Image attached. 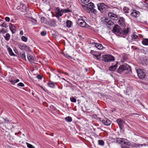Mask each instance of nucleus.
Wrapping results in <instances>:
<instances>
[{
	"mask_svg": "<svg viewBox=\"0 0 148 148\" xmlns=\"http://www.w3.org/2000/svg\"><path fill=\"white\" fill-rule=\"evenodd\" d=\"M4 121V123H8L10 121L6 119H3Z\"/></svg>",
	"mask_w": 148,
	"mask_h": 148,
	"instance_id": "49",
	"label": "nucleus"
},
{
	"mask_svg": "<svg viewBox=\"0 0 148 148\" xmlns=\"http://www.w3.org/2000/svg\"><path fill=\"white\" fill-rule=\"evenodd\" d=\"M97 5L98 9L101 12H103L107 8V6L103 3H99Z\"/></svg>",
	"mask_w": 148,
	"mask_h": 148,
	"instance_id": "9",
	"label": "nucleus"
},
{
	"mask_svg": "<svg viewBox=\"0 0 148 148\" xmlns=\"http://www.w3.org/2000/svg\"><path fill=\"white\" fill-rule=\"evenodd\" d=\"M5 21L7 22H9L10 21V18L8 17H6L5 18Z\"/></svg>",
	"mask_w": 148,
	"mask_h": 148,
	"instance_id": "48",
	"label": "nucleus"
},
{
	"mask_svg": "<svg viewBox=\"0 0 148 148\" xmlns=\"http://www.w3.org/2000/svg\"><path fill=\"white\" fill-rule=\"evenodd\" d=\"M121 29L120 28V26L117 25H115L114 26L113 29L112 30V32L116 35H119V33Z\"/></svg>",
	"mask_w": 148,
	"mask_h": 148,
	"instance_id": "7",
	"label": "nucleus"
},
{
	"mask_svg": "<svg viewBox=\"0 0 148 148\" xmlns=\"http://www.w3.org/2000/svg\"><path fill=\"white\" fill-rule=\"evenodd\" d=\"M27 58L28 60L30 62H33L34 61V58L29 53L27 55Z\"/></svg>",
	"mask_w": 148,
	"mask_h": 148,
	"instance_id": "20",
	"label": "nucleus"
},
{
	"mask_svg": "<svg viewBox=\"0 0 148 148\" xmlns=\"http://www.w3.org/2000/svg\"><path fill=\"white\" fill-rule=\"evenodd\" d=\"M20 56L22 59L24 60H26L25 54L24 52H23L20 53Z\"/></svg>",
	"mask_w": 148,
	"mask_h": 148,
	"instance_id": "27",
	"label": "nucleus"
},
{
	"mask_svg": "<svg viewBox=\"0 0 148 148\" xmlns=\"http://www.w3.org/2000/svg\"><path fill=\"white\" fill-rule=\"evenodd\" d=\"M130 28L129 27H127L126 29H124L122 30L121 29L120 33H119L118 35L121 36V37H124V36L127 35L129 32Z\"/></svg>",
	"mask_w": 148,
	"mask_h": 148,
	"instance_id": "8",
	"label": "nucleus"
},
{
	"mask_svg": "<svg viewBox=\"0 0 148 148\" xmlns=\"http://www.w3.org/2000/svg\"><path fill=\"white\" fill-rule=\"evenodd\" d=\"M56 84V83H54L52 82H49L47 83V84L51 88H53L55 87V84Z\"/></svg>",
	"mask_w": 148,
	"mask_h": 148,
	"instance_id": "23",
	"label": "nucleus"
},
{
	"mask_svg": "<svg viewBox=\"0 0 148 148\" xmlns=\"http://www.w3.org/2000/svg\"><path fill=\"white\" fill-rule=\"evenodd\" d=\"M140 14L139 12L136 10H133L131 13V16L134 17H138Z\"/></svg>",
	"mask_w": 148,
	"mask_h": 148,
	"instance_id": "15",
	"label": "nucleus"
},
{
	"mask_svg": "<svg viewBox=\"0 0 148 148\" xmlns=\"http://www.w3.org/2000/svg\"><path fill=\"white\" fill-rule=\"evenodd\" d=\"M129 8L127 7H124L123 8V10L124 11V12L126 14H127L129 12Z\"/></svg>",
	"mask_w": 148,
	"mask_h": 148,
	"instance_id": "37",
	"label": "nucleus"
},
{
	"mask_svg": "<svg viewBox=\"0 0 148 148\" xmlns=\"http://www.w3.org/2000/svg\"><path fill=\"white\" fill-rule=\"evenodd\" d=\"M70 99L71 102L75 103L76 102V99L73 97H71Z\"/></svg>",
	"mask_w": 148,
	"mask_h": 148,
	"instance_id": "41",
	"label": "nucleus"
},
{
	"mask_svg": "<svg viewBox=\"0 0 148 148\" xmlns=\"http://www.w3.org/2000/svg\"><path fill=\"white\" fill-rule=\"evenodd\" d=\"M26 144L27 145V147L29 148H35V147L34 146L30 144L26 143Z\"/></svg>",
	"mask_w": 148,
	"mask_h": 148,
	"instance_id": "39",
	"label": "nucleus"
},
{
	"mask_svg": "<svg viewBox=\"0 0 148 148\" xmlns=\"http://www.w3.org/2000/svg\"><path fill=\"white\" fill-rule=\"evenodd\" d=\"M143 4L145 7L148 8V3L144 2L143 3Z\"/></svg>",
	"mask_w": 148,
	"mask_h": 148,
	"instance_id": "46",
	"label": "nucleus"
},
{
	"mask_svg": "<svg viewBox=\"0 0 148 148\" xmlns=\"http://www.w3.org/2000/svg\"><path fill=\"white\" fill-rule=\"evenodd\" d=\"M22 8L23 9L25 10V11L26 10V6L23 4H21L20 5H18L16 8L17 10H19Z\"/></svg>",
	"mask_w": 148,
	"mask_h": 148,
	"instance_id": "21",
	"label": "nucleus"
},
{
	"mask_svg": "<svg viewBox=\"0 0 148 148\" xmlns=\"http://www.w3.org/2000/svg\"><path fill=\"white\" fill-rule=\"evenodd\" d=\"M65 120L68 122H71L72 121V118L70 116H68L65 117Z\"/></svg>",
	"mask_w": 148,
	"mask_h": 148,
	"instance_id": "36",
	"label": "nucleus"
},
{
	"mask_svg": "<svg viewBox=\"0 0 148 148\" xmlns=\"http://www.w3.org/2000/svg\"><path fill=\"white\" fill-rule=\"evenodd\" d=\"M23 34V30H21L19 34L21 35H22Z\"/></svg>",
	"mask_w": 148,
	"mask_h": 148,
	"instance_id": "51",
	"label": "nucleus"
},
{
	"mask_svg": "<svg viewBox=\"0 0 148 148\" xmlns=\"http://www.w3.org/2000/svg\"><path fill=\"white\" fill-rule=\"evenodd\" d=\"M91 11L92 13H93L95 14H96L97 12V10L94 8L91 10Z\"/></svg>",
	"mask_w": 148,
	"mask_h": 148,
	"instance_id": "42",
	"label": "nucleus"
},
{
	"mask_svg": "<svg viewBox=\"0 0 148 148\" xmlns=\"http://www.w3.org/2000/svg\"><path fill=\"white\" fill-rule=\"evenodd\" d=\"M40 87L44 91H45V89L41 86H40Z\"/></svg>",
	"mask_w": 148,
	"mask_h": 148,
	"instance_id": "53",
	"label": "nucleus"
},
{
	"mask_svg": "<svg viewBox=\"0 0 148 148\" xmlns=\"http://www.w3.org/2000/svg\"><path fill=\"white\" fill-rule=\"evenodd\" d=\"M40 21L42 23H47V19L44 17H42L40 18Z\"/></svg>",
	"mask_w": 148,
	"mask_h": 148,
	"instance_id": "31",
	"label": "nucleus"
},
{
	"mask_svg": "<svg viewBox=\"0 0 148 148\" xmlns=\"http://www.w3.org/2000/svg\"><path fill=\"white\" fill-rule=\"evenodd\" d=\"M7 32L6 30L4 29V28L2 29L1 30H0V32L1 33L4 34Z\"/></svg>",
	"mask_w": 148,
	"mask_h": 148,
	"instance_id": "43",
	"label": "nucleus"
},
{
	"mask_svg": "<svg viewBox=\"0 0 148 148\" xmlns=\"http://www.w3.org/2000/svg\"><path fill=\"white\" fill-rule=\"evenodd\" d=\"M9 28L12 34H13L15 32L16 30L14 26L12 24H11L10 25Z\"/></svg>",
	"mask_w": 148,
	"mask_h": 148,
	"instance_id": "19",
	"label": "nucleus"
},
{
	"mask_svg": "<svg viewBox=\"0 0 148 148\" xmlns=\"http://www.w3.org/2000/svg\"><path fill=\"white\" fill-rule=\"evenodd\" d=\"M1 26L5 28H6L8 27V25L5 23H3L1 25Z\"/></svg>",
	"mask_w": 148,
	"mask_h": 148,
	"instance_id": "44",
	"label": "nucleus"
},
{
	"mask_svg": "<svg viewBox=\"0 0 148 148\" xmlns=\"http://www.w3.org/2000/svg\"><path fill=\"white\" fill-rule=\"evenodd\" d=\"M118 23L122 26L124 27L125 26V21L123 18H121L119 19Z\"/></svg>",
	"mask_w": 148,
	"mask_h": 148,
	"instance_id": "18",
	"label": "nucleus"
},
{
	"mask_svg": "<svg viewBox=\"0 0 148 148\" xmlns=\"http://www.w3.org/2000/svg\"><path fill=\"white\" fill-rule=\"evenodd\" d=\"M8 51L9 54L11 56H14L15 55L13 52L12 49L10 47L8 49Z\"/></svg>",
	"mask_w": 148,
	"mask_h": 148,
	"instance_id": "29",
	"label": "nucleus"
},
{
	"mask_svg": "<svg viewBox=\"0 0 148 148\" xmlns=\"http://www.w3.org/2000/svg\"><path fill=\"white\" fill-rule=\"evenodd\" d=\"M95 52L94 51L92 50H91L90 51V53L91 54H92V55L93 54H94L93 53H95Z\"/></svg>",
	"mask_w": 148,
	"mask_h": 148,
	"instance_id": "52",
	"label": "nucleus"
},
{
	"mask_svg": "<svg viewBox=\"0 0 148 148\" xmlns=\"http://www.w3.org/2000/svg\"><path fill=\"white\" fill-rule=\"evenodd\" d=\"M131 36L132 40H135L138 38V36L134 34H133Z\"/></svg>",
	"mask_w": 148,
	"mask_h": 148,
	"instance_id": "30",
	"label": "nucleus"
},
{
	"mask_svg": "<svg viewBox=\"0 0 148 148\" xmlns=\"http://www.w3.org/2000/svg\"><path fill=\"white\" fill-rule=\"evenodd\" d=\"M34 21H35V22H36V20H34Z\"/></svg>",
	"mask_w": 148,
	"mask_h": 148,
	"instance_id": "56",
	"label": "nucleus"
},
{
	"mask_svg": "<svg viewBox=\"0 0 148 148\" xmlns=\"http://www.w3.org/2000/svg\"><path fill=\"white\" fill-rule=\"evenodd\" d=\"M122 148H124V147H122Z\"/></svg>",
	"mask_w": 148,
	"mask_h": 148,
	"instance_id": "57",
	"label": "nucleus"
},
{
	"mask_svg": "<svg viewBox=\"0 0 148 148\" xmlns=\"http://www.w3.org/2000/svg\"><path fill=\"white\" fill-rule=\"evenodd\" d=\"M102 123L105 125H109L111 123V121L107 118H104L103 119Z\"/></svg>",
	"mask_w": 148,
	"mask_h": 148,
	"instance_id": "16",
	"label": "nucleus"
},
{
	"mask_svg": "<svg viewBox=\"0 0 148 148\" xmlns=\"http://www.w3.org/2000/svg\"><path fill=\"white\" fill-rule=\"evenodd\" d=\"M17 86H21V87H22L24 86V84L22 82H20V83H18L17 84Z\"/></svg>",
	"mask_w": 148,
	"mask_h": 148,
	"instance_id": "45",
	"label": "nucleus"
},
{
	"mask_svg": "<svg viewBox=\"0 0 148 148\" xmlns=\"http://www.w3.org/2000/svg\"><path fill=\"white\" fill-rule=\"evenodd\" d=\"M81 1L83 3L86 4L88 3L89 0H81Z\"/></svg>",
	"mask_w": 148,
	"mask_h": 148,
	"instance_id": "40",
	"label": "nucleus"
},
{
	"mask_svg": "<svg viewBox=\"0 0 148 148\" xmlns=\"http://www.w3.org/2000/svg\"><path fill=\"white\" fill-rule=\"evenodd\" d=\"M114 60V57L109 54L104 55L102 56V60L106 62H109Z\"/></svg>",
	"mask_w": 148,
	"mask_h": 148,
	"instance_id": "3",
	"label": "nucleus"
},
{
	"mask_svg": "<svg viewBox=\"0 0 148 148\" xmlns=\"http://www.w3.org/2000/svg\"><path fill=\"white\" fill-rule=\"evenodd\" d=\"M66 26L68 27H70L72 25V22L71 21L68 20L66 22Z\"/></svg>",
	"mask_w": 148,
	"mask_h": 148,
	"instance_id": "33",
	"label": "nucleus"
},
{
	"mask_svg": "<svg viewBox=\"0 0 148 148\" xmlns=\"http://www.w3.org/2000/svg\"><path fill=\"white\" fill-rule=\"evenodd\" d=\"M50 26L52 27H54L56 25V21L54 19H52L51 21Z\"/></svg>",
	"mask_w": 148,
	"mask_h": 148,
	"instance_id": "26",
	"label": "nucleus"
},
{
	"mask_svg": "<svg viewBox=\"0 0 148 148\" xmlns=\"http://www.w3.org/2000/svg\"><path fill=\"white\" fill-rule=\"evenodd\" d=\"M9 81L12 84L14 85L15 83L18 82L19 81V80L18 79H16L14 77H12L9 78Z\"/></svg>",
	"mask_w": 148,
	"mask_h": 148,
	"instance_id": "14",
	"label": "nucleus"
},
{
	"mask_svg": "<svg viewBox=\"0 0 148 148\" xmlns=\"http://www.w3.org/2000/svg\"><path fill=\"white\" fill-rule=\"evenodd\" d=\"M10 35L8 33L6 34L5 36H4L5 39L7 41H8L10 38Z\"/></svg>",
	"mask_w": 148,
	"mask_h": 148,
	"instance_id": "34",
	"label": "nucleus"
},
{
	"mask_svg": "<svg viewBox=\"0 0 148 148\" xmlns=\"http://www.w3.org/2000/svg\"><path fill=\"white\" fill-rule=\"evenodd\" d=\"M108 14V17L113 20H117L118 19L117 16L113 12H109Z\"/></svg>",
	"mask_w": 148,
	"mask_h": 148,
	"instance_id": "12",
	"label": "nucleus"
},
{
	"mask_svg": "<svg viewBox=\"0 0 148 148\" xmlns=\"http://www.w3.org/2000/svg\"><path fill=\"white\" fill-rule=\"evenodd\" d=\"M117 67V64L112 66L109 68V70L110 71H114L116 69Z\"/></svg>",
	"mask_w": 148,
	"mask_h": 148,
	"instance_id": "24",
	"label": "nucleus"
},
{
	"mask_svg": "<svg viewBox=\"0 0 148 148\" xmlns=\"http://www.w3.org/2000/svg\"><path fill=\"white\" fill-rule=\"evenodd\" d=\"M82 6L83 7H86V6L84 5H82Z\"/></svg>",
	"mask_w": 148,
	"mask_h": 148,
	"instance_id": "54",
	"label": "nucleus"
},
{
	"mask_svg": "<svg viewBox=\"0 0 148 148\" xmlns=\"http://www.w3.org/2000/svg\"><path fill=\"white\" fill-rule=\"evenodd\" d=\"M63 80H65V81H66V80L65 79H64V78H63Z\"/></svg>",
	"mask_w": 148,
	"mask_h": 148,
	"instance_id": "55",
	"label": "nucleus"
},
{
	"mask_svg": "<svg viewBox=\"0 0 148 148\" xmlns=\"http://www.w3.org/2000/svg\"><path fill=\"white\" fill-rule=\"evenodd\" d=\"M117 142L120 144H124L129 146L130 143L127 139L118 138H116Z\"/></svg>",
	"mask_w": 148,
	"mask_h": 148,
	"instance_id": "5",
	"label": "nucleus"
},
{
	"mask_svg": "<svg viewBox=\"0 0 148 148\" xmlns=\"http://www.w3.org/2000/svg\"><path fill=\"white\" fill-rule=\"evenodd\" d=\"M70 11L68 9H60L58 7H57L55 10V16L57 18L58 20L60 21L61 19H60L59 17L63 15L64 13H66L69 12Z\"/></svg>",
	"mask_w": 148,
	"mask_h": 148,
	"instance_id": "2",
	"label": "nucleus"
},
{
	"mask_svg": "<svg viewBox=\"0 0 148 148\" xmlns=\"http://www.w3.org/2000/svg\"><path fill=\"white\" fill-rule=\"evenodd\" d=\"M95 47L98 49H103V47L100 44L96 43L95 44Z\"/></svg>",
	"mask_w": 148,
	"mask_h": 148,
	"instance_id": "25",
	"label": "nucleus"
},
{
	"mask_svg": "<svg viewBox=\"0 0 148 148\" xmlns=\"http://www.w3.org/2000/svg\"><path fill=\"white\" fill-rule=\"evenodd\" d=\"M105 22L106 23V25L107 27L110 28L112 27L114 24L113 22L111 20L108 19V18H106L105 19Z\"/></svg>",
	"mask_w": 148,
	"mask_h": 148,
	"instance_id": "11",
	"label": "nucleus"
},
{
	"mask_svg": "<svg viewBox=\"0 0 148 148\" xmlns=\"http://www.w3.org/2000/svg\"><path fill=\"white\" fill-rule=\"evenodd\" d=\"M130 68V66L127 64L121 65L117 70V72L118 73H121L124 71L129 69Z\"/></svg>",
	"mask_w": 148,
	"mask_h": 148,
	"instance_id": "4",
	"label": "nucleus"
},
{
	"mask_svg": "<svg viewBox=\"0 0 148 148\" xmlns=\"http://www.w3.org/2000/svg\"><path fill=\"white\" fill-rule=\"evenodd\" d=\"M144 145H145V144H142L138 143H132L131 144L130 143V145L131 146L132 148L139 147L143 146Z\"/></svg>",
	"mask_w": 148,
	"mask_h": 148,
	"instance_id": "17",
	"label": "nucleus"
},
{
	"mask_svg": "<svg viewBox=\"0 0 148 148\" xmlns=\"http://www.w3.org/2000/svg\"><path fill=\"white\" fill-rule=\"evenodd\" d=\"M86 18L85 16H80L79 18H78L77 20V24L81 27H85L88 29L92 30L93 28L87 24L85 22Z\"/></svg>",
	"mask_w": 148,
	"mask_h": 148,
	"instance_id": "1",
	"label": "nucleus"
},
{
	"mask_svg": "<svg viewBox=\"0 0 148 148\" xmlns=\"http://www.w3.org/2000/svg\"><path fill=\"white\" fill-rule=\"evenodd\" d=\"M116 121L119 125V128L121 129H122L123 127V125L125 123L124 120L121 118H119L117 119Z\"/></svg>",
	"mask_w": 148,
	"mask_h": 148,
	"instance_id": "10",
	"label": "nucleus"
},
{
	"mask_svg": "<svg viewBox=\"0 0 148 148\" xmlns=\"http://www.w3.org/2000/svg\"><path fill=\"white\" fill-rule=\"evenodd\" d=\"M19 48L21 49H24L28 52H30L31 51L29 47L26 45L25 44H24L20 45Z\"/></svg>",
	"mask_w": 148,
	"mask_h": 148,
	"instance_id": "13",
	"label": "nucleus"
},
{
	"mask_svg": "<svg viewBox=\"0 0 148 148\" xmlns=\"http://www.w3.org/2000/svg\"><path fill=\"white\" fill-rule=\"evenodd\" d=\"M136 71L139 78L141 79H143L145 78L146 74L143 70L139 69H137Z\"/></svg>",
	"mask_w": 148,
	"mask_h": 148,
	"instance_id": "6",
	"label": "nucleus"
},
{
	"mask_svg": "<svg viewBox=\"0 0 148 148\" xmlns=\"http://www.w3.org/2000/svg\"><path fill=\"white\" fill-rule=\"evenodd\" d=\"M47 34L46 32L45 31H43L41 32V35L42 36H44L45 35Z\"/></svg>",
	"mask_w": 148,
	"mask_h": 148,
	"instance_id": "47",
	"label": "nucleus"
},
{
	"mask_svg": "<svg viewBox=\"0 0 148 148\" xmlns=\"http://www.w3.org/2000/svg\"><path fill=\"white\" fill-rule=\"evenodd\" d=\"M88 6L89 8L91 10L95 7V5L93 3H90L88 4Z\"/></svg>",
	"mask_w": 148,
	"mask_h": 148,
	"instance_id": "35",
	"label": "nucleus"
},
{
	"mask_svg": "<svg viewBox=\"0 0 148 148\" xmlns=\"http://www.w3.org/2000/svg\"><path fill=\"white\" fill-rule=\"evenodd\" d=\"M37 78L39 79H42V77L41 76L39 75H38L37 76Z\"/></svg>",
	"mask_w": 148,
	"mask_h": 148,
	"instance_id": "50",
	"label": "nucleus"
},
{
	"mask_svg": "<svg viewBox=\"0 0 148 148\" xmlns=\"http://www.w3.org/2000/svg\"><path fill=\"white\" fill-rule=\"evenodd\" d=\"M104 141L102 140H99L98 141V144L99 145L103 146L104 145Z\"/></svg>",
	"mask_w": 148,
	"mask_h": 148,
	"instance_id": "32",
	"label": "nucleus"
},
{
	"mask_svg": "<svg viewBox=\"0 0 148 148\" xmlns=\"http://www.w3.org/2000/svg\"><path fill=\"white\" fill-rule=\"evenodd\" d=\"M94 58H96L97 59L99 60L100 58V56L101 54L99 53L98 54V53H96V54H92Z\"/></svg>",
	"mask_w": 148,
	"mask_h": 148,
	"instance_id": "28",
	"label": "nucleus"
},
{
	"mask_svg": "<svg viewBox=\"0 0 148 148\" xmlns=\"http://www.w3.org/2000/svg\"><path fill=\"white\" fill-rule=\"evenodd\" d=\"M142 44L145 46L148 45V39L143 38L142 41Z\"/></svg>",
	"mask_w": 148,
	"mask_h": 148,
	"instance_id": "22",
	"label": "nucleus"
},
{
	"mask_svg": "<svg viewBox=\"0 0 148 148\" xmlns=\"http://www.w3.org/2000/svg\"><path fill=\"white\" fill-rule=\"evenodd\" d=\"M21 40L25 42H26L27 41V38L24 36H22L21 37Z\"/></svg>",
	"mask_w": 148,
	"mask_h": 148,
	"instance_id": "38",
	"label": "nucleus"
}]
</instances>
